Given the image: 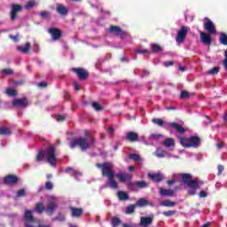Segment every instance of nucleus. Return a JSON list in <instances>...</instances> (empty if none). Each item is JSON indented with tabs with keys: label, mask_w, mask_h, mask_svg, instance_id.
I'll return each instance as SVG.
<instances>
[{
	"label": "nucleus",
	"mask_w": 227,
	"mask_h": 227,
	"mask_svg": "<svg viewBox=\"0 0 227 227\" xmlns=\"http://www.w3.org/2000/svg\"><path fill=\"white\" fill-rule=\"evenodd\" d=\"M12 106L13 107H27V106H29V103L27 102V98H15L12 101Z\"/></svg>",
	"instance_id": "10"
},
{
	"label": "nucleus",
	"mask_w": 227,
	"mask_h": 227,
	"mask_svg": "<svg viewBox=\"0 0 227 227\" xmlns=\"http://www.w3.org/2000/svg\"><path fill=\"white\" fill-rule=\"evenodd\" d=\"M129 157V159H131V160H134L135 162H139V160H141V156L137 153H131Z\"/></svg>",
	"instance_id": "36"
},
{
	"label": "nucleus",
	"mask_w": 227,
	"mask_h": 227,
	"mask_svg": "<svg viewBox=\"0 0 227 227\" xmlns=\"http://www.w3.org/2000/svg\"><path fill=\"white\" fill-rule=\"evenodd\" d=\"M216 148H218L219 150H221V148H224V142L216 144Z\"/></svg>",
	"instance_id": "57"
},
{
	"label": "nucleus",
	"mask_w": 227,
	"mask_h": 227,
	"mask_svg": "<svg viewBox=\"0 0 227 227\" xmlns=\"http://www.w3.org/2000/svg\"><path fill=\"white\" fill-rule=\"evenodd\" d=\"M43 210H45V207H43V202H38L35 204V211L37 214H43Z\"/></svg>",
	"instance_id": "28"
},
{
	"label": "nucleus",
	"mask_w": 227,
	"mask_h": 227,
	"mask_svg": "<svg viewBox=\"0 0 227 227\" xmlns=\"http://www.w3.org/2000/svg\"><path fill=\"white\" fill-rule=\"evenodd\" d=\"M126 139L130 143H136L139 141V135L134 131H130L127 133Z\"/></svg>",
	"instance_id": "18"
},
{
	"label": "nucleus",
	"mask_w": 227,
	"mask_h": 227,
	"mask_svg": "<svg viewBox=\"0 0 227 227\" xmlns=\"http://www.w3.org/2000/svg\"><path fill=\"white\" fill-rule=\"evenodd\" d=\"M219 40L223 45H227V35L226 34H224V33L221 34Z\"/></svg>",
	"instance_id": "42"
},
{
	"label": "nucleus",
	"mask_w": 227,
	"mask_h": 227,
	"mask_svg": "<svg viewBox=\"0 0 227 227\" xmlns=\"http://www.w3.org/2000/svg\"><path fill=\"white\" fill-rule=\"evenodd\" d=\"M159 137H160V135H159V134L151 135V139H159Z\"/></svg>",
	"instance_id": "61"
},
{
	"label": "nucleus",
	"mask_w": 227,
	"mask_h": 227,
	"mask_svg": "<svg viewBox=\"0 0 227 227\" xmlns=\"http://www.w3.org/2000/svg\"><path fill=\"white\" fill-rule=\"evenodd\" d=\"M217 169H218V175H221V173H223V171H224V166L218 165Z\"/></svg>",
	"instance_id": "53"
},
{
	"label": "nucleus",
	"mask_w": 227,
	"mask_h": 227,
	"mask_svg": "<svg viewBox=\"0 0 227 227\" xmlns=\"http://www.w3.org/2000/svg\"><path fill=\"white\" fill-rule=\"evenodd\" d=\"M2 74H5V75H12L13 74V69H3Z\"/></svg>",
	"instance_id": "50"
},
{
	"label": "nucleus",
	"mask_w": 227,
	"mask_h": 227,
	"mask_svg": "<svg viewBox=\"0 0 227 227\" xmlns=\"http://www.w3.org/2000/svg\"><path fill=\"white\" fill-rule=\"evenodd\" d=\"M19 12H22V5L13 4L11 10V20H16Z\"/></svg>",
	"instance_id": "13"
},
{
	"label": "nucleus",
	"mask_w": 227,
	"mask_h": 227,
	"mask_svg": "<svg viewBox=\"0 0 227 227\" xmlns=\"http://www.w3.org/2000/svg\"><path fill=\"white\" fill-rule=\"evenodd\" d=\"M151 51L152 52L157 53V52H162L164 49L162 48V46L157 43H153L151 44Z\"/></svg>",
	"instance_id": "27"
},
{
	"label": "nucleus",
	"mask_w": 227,
	"mask_h": 227,
	"mask_svg": "<svg viewBox=\"0 0 227 227\" xmlns=\"http://www.w3.org/2000/svg\"><path fill=\"white\" fill-rule=\"evenodd\" d=\"M74 86L75 91H79V90H81V87H79V84L77 83V82H74Z\"/></svg>",
	"instance_id": "60"
},
{
	"label": "nucleus",
	"mask_w": 227,
	"mask_h": 227,
	"mask_svg": "<svg viewBox=\"0 0 227 227\" xmlns=\"http://www.w3.org/2000/svg\"><path fill=\"white\" fill-rule=\"evenodd\" d=\"M72 217H81L82 215V208L70 207Z\"/></svg>",
	"instance_id": "21"
},
{
	"label": "nucleus",
	"mask_w": 227,
	"mask_h": 227,
	"mask_svg": "<svg viewBox=\"0 0 227 227\" xmlns=\"http://www.w3.org/2000/svg\"><path fill=\"white\" fill-rule=\"evenodd\" d=\"M200 198H207V196H208V194L207 193V192L205 191H200L199 193Z\"/></svg>",
	"instance_id": "51"
},
{
	"label": "nucleus",
	"mask_w": 227,
	"mask_h": 227,
	"mask_svg": "<svg viewBox=\"0 0 227 227\" xmlns=\"http://www.w3.org/2000/svg\"><path fill=\"white\" fill-rule=\"evenodd\" d=\"M155 155L159 159H162V158L166 157V151H162V150L158 149L155 153Z\"/></svg>",
	"instance_id": "38"
},
{
	"label": "nucleus",
	"mask_w": 227,
	"mask_h": 227,
	"mask_svg": "<svg viewBox=\"0 0 227 227\" xmlns=\"http://www.w3.org/2000/svg\"><path fill=\"white\" fill-rule=\"evenodd\" d=\"M72 72L75 74L80 81H86L90 77V73L82 67H74Z\"/></svg>",
	"instance_id": "8"
},
{
	"label": "nucleus",
	"mask_w": 227,
	"mask_h": 227,
	"mask_svg": "<svg viewBox=\"0 0 227 227\" xmlns=\"http://www.w3.org/2000/svg\"><path fill=\"white\" fill-rule=\"evenodd\" d=\"M208 75H216L219 74V67H215L207 71Z\"/></svg>",
	"instance_id": "40"
},
{
	"label": "nucleus",
	"mask_w": 227,
	"mask_h": 227,
	"mask_svg": "<svg viewBox=\"0 0 227 227\" xmlns=\"http://www.w3.org/2000/svg\"><path fill=\"white\" fill-rule=\"evenodd\" d=\"M108 134H114V128L109 127L107 129Z\"/></svg>",
	"instance_id": "62"
},
{
	"label": "nucleus",
	"mask_w": 227,
	"mask_h": 227,
	"mask_svg": "<svg viewBox=\"0 0 227 227\" xmlns=\"http://www.w3.org/2000/svg\"><path fill=\"white\" fill-rule=\"evenodd\" d=\"M96 168L100 169L101 175L107 179V184L110 189H118V183L114 180V166L112 162L96 163Z\"/></svg>",
	"instance_id": "1"
},
{
	"label": "nucleus",
	"mask_w": 227,
	"mask_h": 227,
	"mask_svg": "<svg viewBox=\"0 0 227 227\" xmlns=\"http://www.w3.org/2000/svg\"><path fill=\"white\" fill-rule=\"evenodd\" d=\"M9 38H11V40H12L13 42H19V35H9Z\"/></svg>",
	"instance_id": "52"
},
{
	"label": "nucleus",
	"mask_w": 227,
	"mask_h": 227,
	"mask_svg": "<svg viewBox=\"0 0 227 227\" xmlns=\"http://www.w3.org/2000/svg\"><path fill=\"white\" fill-rule=\"evenodd\" d=\"M148 178L150 180H153V182H155L156 184H159L160 182H162L164 180V176L157 173V174H148Z\"/></svg>",
	"instance_id": "20"
},
{
	"label": "nucleus",
	"mask_w": 227,
	"mask_h": 227,
	"mask_svg": "<svg viewBox=\"0 0 227 227\" xmlns=\"http://www.w3.org/2000/svg\"><path fill=\"white\" fill-rule=\"evenodd\" d=\"M153 123H155L159 127H162L164 125V121L162 119H153Z\"/></svg>",
	"instance_id": "45"
},
{
	"label": "nucleus",
	"mask_w": 227,
	"mask_h": 227,
	"mask_svg": "<svg viewBox=\"0 0 227 227\" xmlns=\"http://www.w3.org/2000/svg\"><path fill=\"white\" fill-rule=\"evenodd\" d=\"M85 137H80L78 138H74L70 142V148H79L82 152H86V150H90L91 146H95V137L90 136V132L88 129L84 130Z\"/></svg>",
	"instance_id": "2"
},
{
	"label": "nucleus",
	"mask_w": 227,
	"mask_h": 227,
	"mask_svg": "<svg viewBox=\"0 0 227 227\" xmlns=\"http://www.w3.org/2000/svg\"><path fill=\"white\" fill-rule=\"evenodd\" d=\"M45 157L47 159V162H49L51 166H56V147H54V145H50L45 150Z\"/></svg>",
	"instance_id": "5"
},
{
	"label": "nucleus",
	"mask_w": 227,
	"mask_h": 227,
	"mask_svg": "<svg viewBox=\"0 0 227 227\" xmlns=\"http://www.w3.org/2000/svg\"><path fill=\"white\" fill-rule=\"evenodd\" d=\"M56 120H57V121H65V116L57 115Z\"/></svg>",
	"instance_id": "54"
},
{
	"label": "nucleus",
	"mask_w": 227,
	"mask_h": 227,
	"mask_svg": "<svg viewBox=\"0 0 227 227\" xmlns=\"http://www.w3.org/2000/svg\"><path fill=\"white\" fill-rule=\"evenodd\" d=\"M18 51L23 52V54H27V52L31 51V43H27L24 46H18Z\"/></svg>",
	"instance_id": "26"
},
{
	"label": "nucleus",
	"mask_w": 227,
	"mask_h": 227,
	"mask_svg": "<svg viewBox=\"0 0 227 227\" xmlns=\"http://www.w3.org/2000/svg\"><path fill=\"white\" fill-rule=\"evenodd\" d=\"M56 208H58V202L51 200L49 202L44 211L46 214H49V215H52V214H54V212L56 211Z\"/></svg>",
	"instance_id": "15"
},
{
	"label": "nucleus",
	"mask_w": 227,
	"mask_h": 227,
	"mask_svg": "<svg viewBox=\"0 0 227 227\" xmlns=\"http://www.w3.org/2000/svg\"><path fill=\"white\" fill-rule=\"evenodd\" d=\"M38 87L39 88H47V82H39Z\"/></svg>",
	"instance_id": "59"
},
{
	"label": "nucleus",
	"mask_w": 227,
	"mask_h": 227,
	"mask_svg": "<svg viewBox=\"0 0 227 227\" xmlns=\"http://www.w3.org/2000/svg\"><path fill=\"white\" fill-rule=\"evenodd\" d=\"M36 162H42L43 160V150H40L35 157Z\"/></svg>",
	"instance_id": "39"
},
{
	"label": "nucleus",
	"mask_w": 227,
	"mask_h": 227,
	"mask_svg": "<svg viewBox=\"0 0 227 227\" xmlns=\"http://www.w3.org/2000/svg\"><path fill=\"white\" fill-rule=\"evenodd\" d=\"M128 187H136V183L129 182L127 184Z\"/></svg>",
	"instance_id": "63"
},
{
	"label": "nucleus",
	"mask_w": 227,
	"mask_h": 227,
	"mask_svg": "<svg viewBox=\"0 0 227 227\" xmlns=\"http://www.w3.org/2000/svg\"><path fill=\"white\" fill-rule=\"evenodd\" d=\"M57 12H59L62 17H65V15H68V9H67L65 5L59 4L57 6Z\"/></svg>",
	"instance_id": "24"
},
{
	"label": "nucleus",
	"mask_w": 227,
	"mask_h": 227,
	"mask_svg": "<svg viewBox=\"0 0 227 227\" xmlns=\"http://www.w3.org/2000/svg\"><path fill=\"white\" fill-rule=\"evenodd\" d=\"M204 28L206 29V31L209 32L210 35H215L217 33V30L215 29V25H214L212 20L208 18L204 19Z\"/></svg>",
	"instance_id": "9"
},
{
	"label": "nucleus",
	"mask_w": 227,
	"mask_h": 227,
	"mask_svg": "<svg viewBox=\"0 0 227 227\" xmlns=\"http://www.w3.org/2000/svg\"><path fill=\"white\" fill-rule=\"evenodd\" d=\"M180 145L184 146V148H198L200 145H201V138L198 136H192L190 137H180Z\"/></svg>",
	"instance_id": "4"
},
{
	"label": "nucleus",
	"mask_w": 227,
	"mask_h": 227,
	"mask_svg": "<svg viewBox=\"0 0 227 227\" xmlns=\"http://www.w3.org/2000/svg\"><path fill=\"white\" fill-rule=\"evenodd\" d=\"M4 182L7 185L15 184L17 182H19V177H17L15 175H8L4 177Z\"/></svg>",
	"instance_id": "17"
},
{
	"label": "nucleus",
	"mask_w": 227,
	"mask_h": 227,
	"mask_svg": "<svg viewBox=\"0 0 227 227\" xmlns=\"http://www.w3.org/2000/svg\"><path fill=\"white\" fill-rule=\"evenodd\" d=\"M164 146L169 148L171 146H175V140L173 138H167L163 141Z\"/></svg>",
	"instance_id": "31"
},
{
	"label": "nucleus",
	"mask_w": 227,
	"mask_h": 227,
	"mask_svg": "<svg viewBox=\"0 0 227 227\" xmlns=\"http://www.w3.org/2000/svg\"><path fill=\"white\" fill-rule=\"evenodd\" d=\"M116 177L118 178V180H120V182H121L122 184L130 180L132 178V175L130 174H117Z\"/></svg>",
	"instance_id": "22"
},
{
	"label": "nucleus",
	"mask_w": 227,
	"mask_h": 227,
	"mask_svg": "<svg viewBox=\"0 0 227 227\" xmlns=\"http://www.w3.org/2000/svg\"><path fill=\"white\" fill-rule=\"evenodd\" d=\"M181 98H189L191 96L189 95V92L187 90L181 91L180 95Z\"/></svg>",
	"instance_id": "49"
},
{
	"label": "nucleus",
	"mask_w": 227,
	"mask_h": 227,
	"mask_svg": "<svg viewBox=\"0 0 227 227\" xmlns=\"http://www.w3.org/2000/svg\"><path fill=\"white\" fill-rule=\"evenodd\" d=\"M53 188H54V184H52L51 182H46L45 184L46 191H52Z\"/></svg>",
	"instance_id": "48"
},
{
	"label": "nucleus",
	"mask_w": 227,
	"mask_h": 227,
	"mask_svg": "<svg viewBox=\"0 0 227 227\" xmlns=\"http://www.w3.org/2000/svg\"><path fill=\"white\" fill-rule=\"evenodd\" d=\"M167 111H176V106H166Z\"/></svg>",
	"instance_id": "58"
},
{
	"label": "nucleus",
	"mask_w": 227,
	"mask_h": 227,
	"mask_svg": "<svg viewBox=\"0 0 227 227\" xmlns=\"http://www.w3.org/2000/svg\"><path fill=\"white\" fill-rule=\"evenodd\" d=\"M169 127L174 129L177 132V134H185V128H184V126H182L176 122H171L169 124Z\"/></svg>",
	"instance_id": "19"
},
{
	"label": "nucleus",
	"mask_w": 227,
	"mask_h": 227,
	"mask_svg": "<svg viewBox=\"0 0 227 227\" xmlns=\"http://www.w3.org/2000/svg\"><path fill=\"white\" fill-rule=\"evenodd\" d=\"M175 214H176V210L165 211L162 213V215H165V217H171L172 215H175Z\"/></svg>",
	"instance_id": "44"
},
{
	"label": "nucleus",
	"mask_w": 227,
	"mask_h": 227,
	"mask_svg": "<svg viewBox=\"0 0 227 227\" xmlns=\"http://www.w3.org/2000/svg\"><path fill=\"white\" fill-rule=\"evenodd\" d=\"M212 223L207 222L205 224H203L201 227H210Z\"/></svg>",
	"instance_id": "64"
},
{
	"label": "nucleus",
	"mask_w": 227,
	"mask_h": 227,
	"mask_svg": "<svg viewBox=\"0 0 227 227\" xmlns=\"http://www.w3.org/2000/svg\"><path fill=\"white\" fill-rule=\"evenodd\" d=\"M173 65H175V62L173 61L164 62V67H173Z\"/></svg>",
	"instance_id": "55"
},
{
	"label": "nucleus",
	"mask_w": 227,
	"mask_h": 227,
	"mask_svg": "<svg viewBox=\"0 0 227 227\" xmlns=\"http://www.w3.org/2000/svg\"><path fill=\"white\" fill-rule=\"evenodd\" d=\"M36 2H35V0H30L25 5V10H31V8H33Z\"/></svg>",
	"instance_id": "41"
},
{
	"label": "nucleus",
	"mask_w": 227,
	"mask_h": 227,
	"mask_svg": "<svg viewBox=\"0 0 227 227\" xmlns=\"http://www.w3.org/2000/svg\"><path fill=\"white\" fill-rule=\"evenodd\" d=\"M12 129L6 127H0V136H11Z\"/></svg>",
	"instance_id": "29"
},
{
	"label": "nucleus",
	"mask_w": 227,
	"mask_h": 227,
	"mask_svg": "<svg viewBox=\"0 0 227 227\" xmlns=\"http://www.w3.org/2000/svg\"><path fill=\"white\" fill-rule=\"evenodd\" d=\"M109 33L114 35L115 36H119L121 40H123V38H126L128 35L127 32H125V30L121 29V27L114 25L110 26Z\"/></svg>",
	"instance_id": "7"
},
{
	"label": "nucleus",
	"mask_w": 227,
	"mask_h": 227,
	"mask_svg": "<svg viewBox=\"0 0 227 227\" xmlns=\"http://www.w3.org/2000/svg\"><path fill=\"white\" fill-rule=\"evenodd\" d=\"M91 106L95 111H104V106H102V105L98 104L97 101H93Z\"/></svg>",
	"instance_id": "33"
},
{
	"label": "nucleus",
	"mask_w": 227,
	"mask_h": 227,
	"mask_svg": "<svg viewBox=\"0 0 227 227\" xmlns=\"http://www.w3.org/2000/svg\"><path fill=\"white\" fill-rule=\"evenodd\" d=\"M117 198L119 201H127L129 200V193L123 191L117 192Z\"/></svg>",
	"instance_id": "25"
},
{
	"label": "nucleus",
	"mask_w": 227,
	"mask_h": 227,
	"mask_svg": "<svg viewBox=\"0 0 227 227\" xmlns=\"http://www.w3.org/2000/svg\"><path fill=\"white\" fill-rule=\"evenodd\" d=\"M136 207V204L128 206L126 208V214H134Z\"/></svg>",
	"instance_id": "43"
},
{
	"label": "nucleus",
	"mask_w": 227,
	"mask_h": 227,
	"mask_svg": "<svg viewBox=\"0 0 227 227\" xmlns=\"http://www.w3.org/2000/svg\"><path fill=\"white\" fill-rule=\"evenodd\" d=\"M137 54H146V52H149L148 50H137Z\"/></svg>",
	"instance_id": "56"
},
{
	"label": "nucleus",
	"mask_w": 227,
	"mask_h": 227,
	"mask_svg": "<svg viewBox=\"0 0 227 227\" xmlns=\"http://www.w3.org/2000/svg\"><path fill=\"white\" fill-rule=\"evenodd\" d=\"M48 33L50 35H51L52 40H55V41L59 40V38H61V36H62L61 30L59 28H57V27L49 28Z\"/></svg>",
	"instance_id": "12"
},
{
	"label": "nucleus",
	"mask_w": 227,
	"mask_h": 227,
	"mask_svg": "<svg viewBox=\"0 0 227 227\" xmlns=\"http://www.w3.org/2000/svg\"><path fill=\"white\" fill-rule=\"evenodd\" d=\"M23 219L25 221V224H29V223H36L35 216H33V211L29 209L25 211Z\"/></svg>",
	"instance_id": "14"
},
{
	"label": "nucleus",
	"mask_w": 227,
	"mask_h": 227,
	"mask_svg": "<svg viewBox=\"0 0 227 227\" xmlns=\"http://www.w3.org/2000/svg\"><path fill=\"white\" fill-rule=\"evenodd\" d=\"M26 196V190L20 189L17 192V198H24Z\"/></svg>",
	"instance_id": "46"
},
{
	"label": "nucleus",
	"mask_w": 227,
	"mask_h": 227,
	"mask_svg": "<svg viewBox=\"0 0 227 227\" xmlns=\"http://www.w3.org/2000/svg\"><path fill=\"white\" fill-rule=\"evenodd\" d=\"M175 205H176V202L171 200H163L161 202L162 207H175Z\"/></svg>",
	"instance_id": "35"
},
{
	"label": "nucleus",
	"mask_w": 227,
	"mask_h": 227,
	"mask_svg": "<svg viewBox=\"0 0 227 227\" xmlns=\"http://www.w3.org/2000/svg\"><path fill=\"white\" fill-rule=\"evenodd\" d=\"M146 205H148V200H146V199L145 198L139 199L135 204L136 207H146Z\"/></svg>",
	"instance_id": "30"
},
{
	"label": "nucleus",
	"mask_w": 227,
	"mask_h": 227,
	"mask_svg": "<svg viewBox=\"0 0 227 227\" xmlns=\"http://www.w3.org/2000/svg\"><path fill=\"white\" fill-rule=\"evenodd\" d=\"M200 41L204 45H207V47H210L212 45V36L210 35L205 33V32H200Z\"/></svg>",
	"instance_id": "11"
},
{
	"label": "nucleus",
	"mask_w": 227,
	"mask_h": 227,
	"mask_svg": "<svg viewBox=\"0 0 227 227\" xmlns=\"http://www.w3.org/2000/svg\"><path fill=\"white\" fill-rule=\"evenodd\" d=\"M5 93L9 97H17V90L15 89H7Z\"/></svg>",
	"instance_id": "37"
},
{
	"label": "nucleus",
	"mask_w": 227,
	"mask_h": 227,
	"mask_svg": "<svg viewBox=\"0 0 227 227\" xmlns=\"http://www.w3.org/2000/svg\"><path fill=\"white\" fill-rule=\"evenodd\" d=\"M136 187H137L138 189H146V187H148V184L146 183V181H137L136 183Z\"/></svg>",
	"instance_id": "32"
},
{
	"label": "nucleus",
	"mask_w": 227,
	"mask_h": 227,
	"mask_svg": "<svg viewBox=\"0 0 227 227\" xmlns=\"http://www.w3.org/2000/svg\"><path fill=\"white\" fill-rule=\"evenodd\" d=\"M160 196H168V198H173L175 195V191L160 188Z\"/></svg>",
	"instance_id": "23"
},
{
	"label": "nucleus",
	"mask_w": 227,
	"mask_h": 227,
	"mask_svg": "<svg viewBox=\"0 0 227 227\" xmlns=\"http://www.w3.org/2000/svg\"><path fill=\"white\" fill-rule=\"evenodd\" d=\"M153 223V215H151L150 216H142L140 218L139 226H150Z\"/></svg>",
	"instance_id": "16"
},
{
	"label": "nucleus",
	"mask_w": 227,
	"mask_h": 227,
	"mask_svg": "<svg viewBox=\"0 0 227 227\" xmlns=\"http://www.w3.org/2000/svg\"><path fill=\"white\" fill-rule=\"evenodd\" d=\"M188 34H189V27L186 26L181 27L176 36V43L178 44L184 43V42H185V38H187Z\"/></svg>",
	"instance_id": "6"
},
{
	"label": "nucleus",
	"mask_w": 227,
	"mask_h": 227,
	"mask_svg": "<svg viewBox=\"0 0 227 227\" xmlns=\"http://www.w3.org/2000/svg\"><path fill=\"white\" fill-rule=\"evenodd\" d=\"M181 182L189 187L187 192L189 196L196 195V191L203 185V182L200 179H192V176L191 174L184 173L180 174Z\"/></svg>",
	"instance_id": "3"
},
{
	"label": "nucleus",
	"mask_w": 227,
	"mask_h": 227,
	"mask_svg": "<svg viewBox=\"0 0 227 227\" xmlns=\"http://www.w3.org/2000/svg\"><path fill=\"white\" fill-rule=\"evenodd\" d=\"M121 224V220L118 217H114L112 219V227H118Z\"/></svg>",
	"instance_id": "34"
},
{
	"label": "nucleus",
	"mask_w": 227,
	"mask_h": 227,
	"mask_svg": "<svg viewBox=\"0 0 227 227\" xmlns=\"http://www.w3.org/2000/svg\"><path fill=\"white\" fill-rule=\"evenodd\" d=\"M42 19H49L51 17V12L43 11L41 12Z\"/></svg>",
	"instance_id": "47"
}]
</instances>
